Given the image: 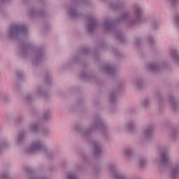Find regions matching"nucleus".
Returning a JSON list of instances; mask_svg holds the SVG:
<instances>
[{
    "label": "nucleus",
    "mask_w": 179,
    "mask_h": 179,
    "mask_svg": "<svg viewBox=\"0 0 179 179\" xmlns=\"http://www.w3.org/2000/svg\"><path fill=\"white\" fill-rule=\"evenodd\" d=\"M75 129L78 132L83 134L84 136H90L93 131H97V129H100L103 135H107V126L106 125V123H104V121L102 120L101 117H99V116L94 117V122L91 125L90 129H83L80 127V125L76 124Z\"/></svg>",
    "instance_id": "nucleus-1"
},
{
    "label": "nucleus",
    "mask_w": 179,
    "mask_h": 179,
    "mask_svg": "<svg viewBox=\"0 0 179 179\" xmlns=\"http://www.w3.org/2000/svg\"><path fill=\"white\" fill-rule=\"evenodd\" d=\"M142 9L138 6H134V17L131 16V13L126 11L117 20V23L125 22L129 26L142 23Z\"/></svg>",
    "instance_id": "nucleus-2"
},
{
    "label": "nucleus",
    "mask_w": 179,
    "mask_h": 179,
    "mask_svg": "<svg viewBox=\"0 0 179 179\" xmlns=\"http://www.w3.org/2000/svg\"><path fill=\"white\" fill-rule=\"evenodd\" d=\"M103 29L106 31H111L112 33H114L116 38L120 43H125V36L122 34L121 31L117 29L115 21L111 19L105 20L103 22Z\"/></svg>",
    "instance_id": "nucleus-3"
},
{
    "label": "nucleus",
    "mask_w": 179,
    "mask_h": 179,
    "mask_svg": "<svg viewBox=\"0 0 179 179\" xmlns=\"http://www.w3.org/2000/svg\"><path fill=\"white\" fill-rule=\"evenodd\" d=\"M27 33V27L24 24L12 25L8 32L7 38L9 40H15L19 38L20 34H26Z\"/></svg>",
    "instance_id": "nucleus-4"
},
{
    "label": "nucleus",
    "mask_w": 179,
    "mask_h": 179,
    "mask_svg": "<svg viewBox=\"0 0 179 179\" xmlns=\"http://www.w3.org/2000/svg\"><path fill=\"white\" fill-rule=\"evenodd\" d=\"M35 152H43L47 153V148L40 141L34 142L28 149V153H35Z\"/></svg>",
    "instance_id": "nucleus-5"
},
{
    "label": "nucleus",
    "mask_w": 179,
    "mask_h": 179,
    "mask_svg": "<svg viewBox=\"0 0 179 179\" xmlns=\"http://www.w3.org/2000/svg\"><path fill=\"white\" fill-rule=\"evenodd\" d=\"M97 26H99V21L97 19H96L94 17H89L88 24L87 26L88 33H90V34H93Z\"/></svg>",
    "instance_id": "nucleus-6"
},
{
    "label": "nucleus",
    "mask_w": 179,
    "mask_h": 179,
    "mask_svg": "<svg viewBox=\"0 0 179 179\" xmlns=\"http://www.w3.org/2000/svg\"><path fill=\"white\" fill-rule=\"evenodd\" d=\"M159 163V166H162V167H167L169 164H171V161L170 160V157L169 156V152L167 151L162 152Z\"/></svg>",
    "instance_id": "nucleus-7"
},
{
    "label": "nucleus",
    "mask_w": 179,
    "mask_h": 179,
    "mask_svg": "<svg viewBox=\"0 0 179 179\" xmlns=\"http://www.w3.org/2000/svg\"><path fill=\"white\" fill-rule=\"evenodd\" d=\"M74 5L71 6L68 10V13L70 17L72 19H78V17H80V13L78 12L76 10V5H78V0H73Z\"/></svg>",
    "instance_id": "nucleus-8"
},
{
    "label": "nucleus",
    "mask_w": 179,
    "mask_h": 179,
    "mask_svg": "<svg viewBox=\"0 0 179 179\" xmlns=\"http://www.w3.org/2000/svg\"><path fill=\"white\" fill-rule=\"evenodd\" d=\"M44 59V50L42 49H38L35 53V59L33 61L34 65H37L40 62H43Z\"/></svg>",
    "instance_id": "nucleus-9"
},
{
    "label": "nucleus",
    "mask_w": 179,
    "mask_h": 179,
    "mask_svg": "<svg viewBox=\"0 0 179 179\" xmlns=\"http://www.w3.org/2000/svg\"><path fill=\"white\" fill-rule=\"evenodd\" d=\"M29 15H31L32 17H45V16H47V13L43 10H38L35 8H31Z\"/></svg>",
    "instance_id": "nucleus-10"
},
{
    "label": "nucleus",
    "mask_w": 179,
    "mask_h": 179,
    "mask_svg": "<svg viewBox=\"0 0 179 179\" xmlns=\"http://www.w3.org/2000/svg\"><path fill=\"white\" fill-rule=\"evenodd\" d=\"M108 170L110 173H112L114 176L115 179H127L124 176L121 175L118 171L115 169L114 165L110 164L108 166Z\"/></svg>",
    "instance_id": "nucleus-11"
},
{
    "label": "nucleus",
    "mask_w": 179,
    "mask_h": 179,
    "mask_svg": "<svg viewBox=\"0 0 179 179\" xmlns=\"http://www.w3.org/2000/svg\"><path fill=\"white\" fill-rule=\"evenodd\" d=\"M22 45V54L24 57H27V54L31 50V45L30 43H27L24 42L21 43Z\"/></svg>",
    "instance_id": "nucleus-12"
},
{
    "label": "nucleus",
    "mask_w": 179,
    "mask_h": 179,
    "mask_svg": "<svg viewBox=\"0 0 179 179\" xmlns=\"http://www.w3.org/2000/svg\"><path fill=\"white\" fill-rule=\"evenodd\" d=\"M92 143L94 146V155L96 157L100 156L103 150L101 145L96 141H93Z\"/></svg>",
    "instance_id": "nucleus-13"
},
{
    "label": "nucleus",
    "mask_w": 179,
    "mask_h": 179,
    "mask_svg": "<svg viewBox=\"0 0 179 179\" xmlns=\"http://www.w3.org/2000/svg\"><path fill=\"white\" fill-rule=\"evenodd\" d=\"M147 69L151 72H157L162 69V66L156 63H150L148 65Z\"/></svg>",
    "instance_id": "nucleus-14"
},
{
    "label": "nucleus",
    "mask_w": 179,
    "mask_h": 179,
    "mask_svg": "<svg viewBox=\"0 0 179 179\" xmlns=\"http://www.w3.org/2000/svg\"><path fill=\"white\" fill-rule=\"evenodd\" d=\"M153 126H149L144 130V136L145 139H150L153 136Z\"/></svg>",
    "instance_id": "nucleus-15"
},
{
    "label": "nucleus",
    "mask_w": 179,
    "mask_h": 179,
    "mask_svg": "<svg viewBox=\"0 0 179 179\" xmlns=\"http://www.w3.org/2000/svg\"><path fill=\"white\" fill-rule=\"evenodd\" d=\"M104 71L108 75H115V66L106 64L104 67Z\"/></svg>",
    "instance_id": "nucleus-16"
},
{
    "label": "nucleus",
    "mask_w": 179,
    "mask_h": 179,
    "mask_svg": "<svg viewBox=\"0 0 179 179\" xmlns=\"http://www.w3.org/2000/svg\"><path fill=\"white\" fill-rule=\"evenodd\" d=\"M179 174V165H176L171 170V176L173 179H177Z\"/></svg>",
    "instance_id": "nucleus-17"
},
{
    "label": "nucleus",
    "mask_w": 179,
    "mask_h": 179,
    "mask_svg": "<svg viewBox=\"0 0 179 179\" xmlns=\"http://www.w3.org/2000/svg\"><path fill=\"white\" fill-rule=\"evenodd\" d=\"M117 93H118V90L111 92L110 94V101L111 104H115V103H117Z\"/></svg>",
    "instance_id": "nucleus-18"
},
{
    "label": "nucleus",
    "mask_w": 179,
    "mask_h": 179,
    "mask_svg": "<svg viewBox=\"0 0 179 179\" xmlns=\"http://www.w3.org/2000/svg\"><path fill=\"white\" fill-rule=\"evenodd\" d=\"M122 3L118 2L117 3L110 2L109 3V8L110 9H113L114 10H118V9H120V8H122Z\"/></svg>",
    "instance_id": "nucleus-19"
},
{
    "label": "nucleus",
    "mask_w": 179,
    "mask_h": 179,
    "mask_svg": "<svg viewBox=\"0 0 179 179\" xmlns=\"http://www.w3.org/2000/svg\"><path fill=\"white\" fill-rule=\"evenodd\" d=\"M169 101L175 113H177V103H176V101L174 100L173 96H169Z\"/></svg>",
    "instance_id": "nucleus-20"
},
{
    "label": "nucleus",
    "mask_w": 179,
    "mask_h": 179,
    "mask_svg": "<svg viewBox=\"0 0 179 179\" xmlns=\"http://www.w3.org/2000/svg\"><path fill=\"white\" fill-rule=\"evenodd\" d=\"M171 57L175 61V62H178L179 64V55L178 52L176 50H171Z\"/></svg>",
    "instance_id": "nucleus-21"
},
{
    "label": "nucleus",
    "mask_w": 179,
    "mask_h": 179,
    "mask_svg": "<svg viewBox=\"0 0 179 179\" xmlns=\"http://www.w3.org/2000/svg\"><path fill=\"white\" fill-rule=\"evenodd\" d=\"M128 132H134L135 131V123L129 122L127 125Z\"/></svg>",
    "instance_id": "nucleus-22"
},
{
    "label": "nucleus",
    "mask_w": 179,
    "mask_h": 179,
    "mask_svg": "<svg viewBox=\"0 0 179 179\" xmlns=\"http://www.w3.org/2000/svg\"><path fill=\"white\" fill-rule=\"evenodd\" d=\"M26 136V133L24 131H21L18 135L17 142L18 143H22L24 141V137Z\"/></svg>",
    "instance_id": "nucleus-23"
},
{
    "label": "nucleus",
    "mask_w": 179,
    "mask_h": 179,
    "mask_svg": "<svg viewBox=\"0 0 179 179\" xmlns=\"http://www.w3.org/2000/svg\"><path fill=\"white\" fill-rule=\"evenodd\" d=\"M124 153L125 156H127V157H132V155H134V153L132 152V150L129 148L124 149Z\"/></svg>",
    "instance_id": "nucleus-24"
},
{
    "label": "nucleus",
    "mask_w": 179,
    "mask_h": 179,
    "mask_svg": "<svg viewBox=\"0 0 179 179\" xmlns=\"http://www.w3.org/2000/svg\"><path fill=\"white\" fill-rule=\"evenodd\" d=\"M135 85L137 89H138L139 90H141V89H143V82L142 81V80H137L135 83Z\"/></svg>",
    "instance_id": "nucleus-25"
},
{
    "label": "nucleus",
    "mask_w": 179,
    "mask_h": 179,
    "mask_svg": "<svg viewBox=\"0 0 179 179\" xmlns=\"http://www.w3.org/2000/svg\"><path fill=\"white\" fill-rule=\"evenodd\" d=\"M172 8H177L179 5V0H169Z\"/></svg>",
    "instance_id": "nucleus-26"
},
{
    "label": "nucleus",
    "mask_w": 179,
    "mask_h": 179,
    "mask_svg": "<svg viewBox=\"0 0 179 179\" xmlns=\"http://www.w3.org/2000/svg\"><path fill=\"white\" fill-rule=\"evenodd\" d=\"M37 93L39 96H43V97H47L48 96V94L45 91H42L41 87L38 88Z\"/></svg>",
    "instance_id": "nucleus-27"
},
{
    "label": "nucleus",
    "mask_w": 179,
    "mask_h": 179,
    "mask_svg": "<svg viewBox=\"0 0 179 179\" xmlns=\"http://www.w3.org/2000/svg\"><path fill=\"white\" fill-rule=\"evenodd\" d=\"M147 161L144 158H140L138 161L139 166L142 169L146 166Z\"/></svg>",
    "instance_id": "nucleus-28"
},
{
    "label": "nucleus",
    "mask_w": 179,
    "mask_h": 179,
    "mask_svg": "<svg viewBox=\"0 0 179 179\" xmlns=\"http://www.w3.org/2000/svg\"><path fill=\"white\" fill-rule=\"evenodd\" d=\"M30 129L33 132H38V124H34L30 125Z\"/></svg>",
    "instance_id": "nucleus-29"
},
{
    "label": "nucleus",
    "mask_w": 179,
    "mask_h": 179,
    "mask_svg": "<svg viewBox=\"0 0 179 179\" xmlns=\"http://www.w3.org/2000/svg\"><path fill=\"white\" fill-rule=\"evenodd\" d=\"M51 117V113L50 112V110H48L47 112H45L43 113V120L45 121H47V120L50 119Z\"/></svg>",
    "instance_id": "nucleus-30"
},
{
    "label": "nucleus",
    "mask_w": 179,
    "mask_h": 179,
    "mask_svg": "<svg viewBox=\"0 0 179 179\" xmlns=\"http://www.w3.org/2000/svg\"><path fill=\"white\" fill-rule=\"evenodd\" d=\"M66 178L67 179H79L78 177V175L75 173H69L66 175Z\"/></svg>",
    "instance_id": "nucleus-31"
},
{
    "label": "nucleus",
    "mask_w": 179,
    "mask_h": 179,
    "mask_svg": "<svg viewBox=\"0 0 179 179\" xmlns=\"http://www.w3.org/2000/svg\"><path fill=\"white\" fill-rule=\"evenodd\" d=\"M45 82L48 85H51V77L50 76V74H48V73H45Z\"/></svg>",
    "instance_id": "nucleus-32"
},
{
    "label": "nucleus",
    "mask_w": 179,
    "mask_h": 179,
    "mask_svg": "<svg viewBox=\"0 0 179 179\" xmlns=\"http://www.w3.org/2000/svg\"><path fill=\"white\" fill-rule=\"evenodd\" d=\"M143 107L148 108L150 106V102L149 101V99L148 98H145L143 102Z\"/></svg>",
    "instance_id": "nucleus-33"
},
{
    "label": "nucleus",
    "mask_w": 179,
    "mask_h": 179,
    "mask_svg": "<svg viewBox=\"0 0 179 179\" xmlns=\"http://www.w3.org/2000/svg\"><path fill=\"white\" fill-rule=\"evenodd\" d=\"M82 52L85 55H87V54L90 53V49H89V48H83Z\"/></svg>",
    "instance_id": "nucleus-34"
},
{
    "label": "nucleus",
    "mask_w": 179,
    "mask_h": 179,
    "mask_svg": "<svg viewBox=\"0 0 179 179\" xmlns=\"http://www.w3.org/2000/svg\"><path fill=\"white\" fill-rule=\"evenodd\" d=\"M148 41L150 45H155V39L152 36H148Z\"/></svg>",
    "instance_id": "nucleus-35"
},
{
    "label": "nucleus",
    "mask_w": 179,
    "mask_h": 179,
    "mask_svg": "<svg viewBox=\"0 0 179 179\" xmlns=\"http://www.w3.org/2000/svg\"><path fill=\"white\" fill-rule=\"evenodd\" d=\"M82 79H87L89 78V74L83 71L80 74Z\"/></svg>",
    "instance_id": "nucleus-36"
},
{
    "label": "nucleus",
    "mask_w": 179,
    "mask_h": 179,
    "mask_svg": "<svg viewBox=\"0 0 179 179\" xmlns=\"http://www.w3.org/2000/svg\"><path fill=\"white\" fill-rule=\"evenodd\" d=\"M17 78V79H23V73L21 71H17L16 72Z\"/></svg>",
    "instance_id": "nucleus-37"
},
{
    "label": "nucleus",
    "mask_w": 179,
    "mask_h": 179,
    "mask_svg": "<svg viewBox=\"0 0 179 179\" xmlns=\"http://www.w3.org/2000/svg\"><path fill=\"white\" fill-rule=\"evenodd\" d=\"M6 148V143L3 142L0 144V153Z\"/></svg>",
    "instance_id": "nucleus-38"
},
{
    "label": "nucleus",
    "mask_w": 179,
    "mask_h": 179,
    "mask_svg": "<svg viewBox=\"0 0 179 179\" xmlns=\"http://www.w3.org/2000/svg\"><path fill=\"white\" fill-rule=\"evenodd\" d=\"M135 44L136 47H141V39L140 38H136Z\"/></svg>",
    "instance_id": "nucleus-39"
},
{
    "label": "nucleus",
    "mask_w": 179,
    "mask_h": 179,
    "mask_svg": "<svg viewBox=\"0 0 179 179\" xmlns=\"http://www.w3.org/2000/svg\"><path fill=\"white\" fill-rule=\"evenodd\" d=\"M175 20H176V24L178 26H179V14L176 15Z\"/></svg>",
    "instance_id": "nucleus-40"
},
{
    "label": "nucleus",
    "mask_w": 179,
    "mask_h": 179,
    "mask_svg": "<svg viewBox=\"0 0 179 179\" xmlns=\"http://www.w3.org/2000/svg\"><path fill=\"white\" fill-rule=\"evenodd\" d=\"M26 100L27 101H31V95L30 94L27 95Z\"/></svg>",
    "instance_id": "nucleus-41"
},
{
    "label": "nucleus",
    "mask_w": 179,
    "mask_h": 179,
    "mask_svg": "<svg viewBox=\"0 0 179 179\" xmlns=\"http://www.w3.org/2000/svg\"><path fill=\"white\" fill-rule=\"evenodd\" d=\"M158 26H159V24L157 22L152 24V27H153L154 30H156V29H157Z\"/></svg>",
    "instance_id": "nucleus-42"
},
{
    "label": "nucleus",
    "mask_w": 179,
    "mask_h": 179,
    "mask_svg": "<svg viewBox=\"0 0 179 179\" xmlns=\"http://www.w3.org/2000/svg\"><path fill=\"white\" fill-rule=\"evenodd\" d=\"M158 100L159 101V105L162 104V99H160V96H158Z\"/></svg>",
    "instance_id": "nucleus-43"
},
{
    "label": "nucleus",
    "mask_w": 179,
    "mask_h": 179,
    "mask_svg": "<svg viewBox=\"0 0 179 179\" xmlns=\"http://www.w3.org/2000/svg\"><path fill=\"white\" fill-rule=\"evenodd\" d=\"M106 44L104 43H102V45H101V48H103V47H105Z\"/></svg>",
    "instance_id": "nucleus-44"
},
{
    "label": "nucleus",
    "mask_w": 179,
    "mask_h": 179,
    "mask_svg": "<svg viewBox=\"0 0 179 179\" xmlns=\"http://www.w3.org/2000/svg\"><path fill=\"white\" fill-rule=\"evenodd\" d=\"M176 130H173V136L176 135Z\"/></svg>",
    "instance_id": "nucleus-45"
},
{
    "label": "nucleus",
    "mask_w": 179,
    "mask_h": 179,
    "mask_svg": "<svg viewBox=\"0 0 179 179\" xmlns=\"http://www.w3.org/2000/svg\"><path fill=\"white\" fill-rule=\"evenodd\" d=\"M20 121H22V118L20 117V120H17V122H19Z\"/></svg>",
    "instance_id": "nucleus-46"
},
{
    "label": "nucleus",
    "mask_w": 179,
    "mask_h": 179,
    "mask_svg": "<svg viewBox=\"0 0 179 179\" xmlns=\"http://www.w3.org/2000/svg\"><path fill=\"white\" fill-rule=\"evenodd\" d=\"M2 2H5L6 1H9V0H1Z\"/></svg>",
    "instance_id": "nucleus-47"
},
{
    "label": "nucleus",
    "mask_w": 179,
    "mask_h": 179,
    "mask_svg": "<svg viewBox=\"0 0 179 179\" xmlns=\"http://www.w3.org/2000/svg\"><path fill=\"white\" fill-rule=\"evenodd\" d=\"M83 159L84 160H86V158H85V157H83Z\"/></svg>",
    "instance_id": "nucleus-48"
}]
</instances>
